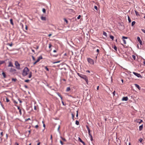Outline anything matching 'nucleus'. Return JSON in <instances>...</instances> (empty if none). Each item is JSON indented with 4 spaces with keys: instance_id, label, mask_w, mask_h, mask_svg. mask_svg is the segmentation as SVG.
I'll list each match as a JSON object with an SVG mask.
<instances>
[{
    "instance_id": "393cba45",
    "label": "nucleus",
    "mask_w": 145,
    "mask_h": 145,
    "mask_svg": "<svg viewBox=\"0 0 145 145\" xmlns=\"http://www.w3.org/2000/svg\"><path fill=\"white\" fill-rule=\"evenodd\" d=\"M75 123L76 125H78L79 124V122L78 121L76 120V121Z\"/></svg>"
},
{
    "instance_id": "20e7f679",
    "label": "nucleus",
    "mask_w": 145,
    "mask_h": 145,
    "mask_svg": "<svg viewBox=\"0 0 145 145\" xmlns=\"http://www.w3.org/2000/svg\"><path fill=\"white\" fill-rule=\"evenodd\" d=\"M87 60L89 63H94V60L90 58H87Z\"/></svg>"
},
{
    "instance_id": "c756f323",
    "label": "nucleus",
    "mask_w": 145,
    "mask_h": 145,
    "mask_svg": "<svg viewBox=\"0 0 145 145\" xmlns=\"http://www.w3.org/2000/svg\"><path fill=\"white\" fill-rule=\"evenodd\" d=\"M1 136L0 137V138H1V140H2V139L1 138V137H2L3 136V132H2L1 133Z\"/></svg>"
},
{
    "instance_id": "0eeeda50",
    "label": "nucleus",
    "mask_w": 145,
    "mask_h": 145,
    "mask_svg": "<svg viewBox=\"0 0 145 145\" xmlns=\"http://www.w3.org/2000/svg\"><path fill=\"white\" fill-rule=\"evenodd\" d=\"M78 140L80 142L82 143L83 144V145H86L84 141H83L79 137H78Z\"/></svg>"
},
{
    "instance_id": "423d86ee",
    "label": "nucleus",
    "mask_w": 145,
    "mask_h": 145,
    "mask_svg": "<svg viewBox=\"0 0 145 145\" xmlns=\"http://www.w3.org/2000/svg\"><path fill=\"white\" fill-rule=\"evenodd\" d=\"M137 40L138 42H139L140 45H142V41L141 40L140 38L138 37H137Z\"/></svg>"
},
{
    "instance_id": "a878e982",
    "label": "nucleus",
    "mask_w": 145,
    "mask_h": 145,
    "mask_svg": "<svg viewBox=\"0 0 145 145\" xmlns=\"http://www.w3.org/2000/svg\"><path fill=\"white\" fill-rule=\"evenodd\" d=\"M12 81H14V82H16L17 80V79L16 78H12Z\"/></svg>"
},
{
    "instance_id": "dca6fc26",
    "label": "nucleus",
    "mask_w": 145,
    "mask_h": 145,
    "mask_svg": "<svg viewBox=\"0 0 145 145\" xmlns=\"http://www.w3.org/2000/svg\"><path fill=\"white\" fill-rule=\"evenodd\" d=\"M112 48H113L116 51H117V48L116 46L114 45V46H112Z\"/></svg>"
},
{
    "instance_id": "f704fd0d",
    "label": "nucleus",
    "mask_w": 145,
    "mask_h": 145,
    "mask_svg": "<svg viewBox=\"0 0 145 145\" xmlns=\"http://www.w3.org/2000/svg\"><path fill=\"white\" fill-rule=\"evenodd\" d=\"M7 45H9L10 46H12V43H8L7 44Z\"/></svg>"
},
{
    "instance_id": "c03bdc74",
    "label": "nucleus",
    "mask_w": 145,
    "mask_h": 145,
    "mask_svg": "<svg viewBox=\"0 0 145 145\" xmlns=\"http://www.w3.org/2000/svg\"><path fill=\"white\" fill-rule=\"evenodd\" d=\"M8 67H13V64H9Z\"/></svg>"
},
{
    "instance_id": "f3484780",
    "label": "nucleus",
    "mask_w": 145,
    "mask_h": 145,
    "mask_svg": "<svg viewBox=\"0 0 145 145\" xmlns=\"http://www.w3.org/2000/svg\"><path fill=\"white\" fill-rule=\"evenodd\" d=\"M135 12L137 16H140L139 14L138 13V12L137 11L135 10Z\"/></svg>"
},
{
    "instance_id": "b1692460",
    "label": "nucleus",
    "mask_w": 145,
    "mask_h": 145,
    "mask_svg": "<svg viewBox=\"0 0 145 145\" xmlns=\"http://www.w3.org/2000/svg\"><path fill=\"white\" fill-rule=\"evenodd\" d=\"M71 89L69 87H67V88L66 91H69Z\"/></svg>"
},
{
    "instance_id": "6e6552de",
    "label": "nucleus",
    "mask_w": 145,
    "mask_h": 145,
    "mask_svg": "<svg viewBox=\"0 0 145 145\" xmlns=\"http://www.w3.org/2000/svg\"><path fill=\"white\" fill-rule=\"evenodd\" d=\"M128 100V98L127 97H123L122 98V101H126Z\"/></svg>"
},
{
    "instance_id": "603ef678",
    "label": "nucleus",
    "mask_w": 145,
    "mask_h": 145,
    "mask_svg": "<svg viewBox=\"0 0 145 145\" xmlns=\"http://www.w3.org/2000/svg\"><path fill=\"white\" fill-rule=\"evenodd\" d=\"M57 94L60 97H61V95H60V94L59 93H57Z\"/></svg>"
},
{
    "instance_id": "5701e85b",
    "label": "nucleus",
    "mask_w": 145,
    "mask_h": 145,
    "mask_svg": "<svg viewBox=\"0 0 145 145\" xmlns=\"http://www.w3.org/2000/svg\"><path fill=\"white\" fill-rule=\"evenodd\" d=\"M135 23L136 22L135 21L132 22L131 24L132 26H133L135 24Z\"/></svg>"
},
{
    "instance_id": "a211bd4d",
    "label": "nucleus",
    "mask_w": 145,
    "mask_h": 145,
    "mask_svg": "<svg viewBox=\"0 0 145 145\" xmlns=\"http://www.w3.org/2000/svg\"><path fill=\"white\" fill-rule=\"evenodd\" d=\"M10 24L12 25H13L14 23L13 22V20L12 19H11L10 20Z\"/></svg>"
},
{
    "instance_id": "774afa93",
    "label": "nucleus",
    "mask_w": 145,
    "mask_h": 145,
    "mask_svg": "<svg viewBox=\"0 0 145 145\" xmlns=\"http://www.w3.org/2000/svg\"><path fill=\"white\" fill-rule=\"evenodd\" d=\"M39 48V46H37V47L35 48V49L37 50Z\"/></svg>"
},
{
    "instance_id": "7c9ffc66",
    "label": "nucleus",
    "mask_w": 145,
    "mask_h": 145,
    "mask_svg": "<svg viewBox=\"0 0 145 145\" xmlns=\"http://www.w3.org/2000/svg\"><path fill=\"white\" fill-rule=\"evenodd\" d=\"M42 11L44 13H45L46 12V10L45 8H43L42 9Z\"/></svg>"
},
{
    "instance_id": "0e129e2a",
    "label": "nucleus",
    "mask_w": 145,
    "mask_h": 145,
    "mask_svg": "<svg viewBox=\"0 0 145 145\" xmlns=\"http://www.w3.org/2000/svg\"><path fill=\"white\" fill-rule=\"evenodd\" d=\"M52 135H51V137H50V139L51 140L52 142Z\"/></svg>"
},
{
    "instance_id": "052dcab7",
    "label": "nucleus",
    "mask_w": 145,
    "mask_h": 145,
    "mask_svg": "<svg viewBox=\"0 0 145 145\" xmlns=\"http://www.w3.org/2000/svg\"><path fill=\"white\" fill-rule=\"evenodd\" d=\"M76 112H77V114H76V117H78V111H76Z\"/></svg>"
},
{
    "instance_id": "412c9836",
    "label": "nucleus",
    "mask_w": 145,
    "mask_h": 145,
    "mask_svg": "<svg viewBox=\"0 0 145 145\" xmlns=\"http://www.w3.org/2000/svg\"><path fill=\"white\" fill-rule=\"evenodd\" d=\"M77 74L78 75V76L80 77L81 78L83 74H80L79 73L77 72Z\"/></svg>"
},
{
    "instance_id": "9b49d317",
    "label": "nucleus",
    "mask_w": 145,
    "mask_h": 145,
    "mask_svg": "<svg viewBox=\"0 0 145 145\" xmlns=\"http://www.w3.org/2000/svg\"><path fill=\"white\" fill-rule=\"evenodd\" d=\"M2 75L3 76L4 78H6V74L4 72H3L2 73Z\"/></svg>"
},
{
    "instance_id": "f03ea898",
    "label": "nucleus",
    "mask_w": 145,
    "mask_h": 145,
    "mask_svg": "<svg viewBox=\"0 0 145 145\" xmlns=\"http://www.w3.org/2000/svg\"><path fill=\"white\" fill-rule=\"evenodd\" d=\"M81 78L84 79L85 81L87 84H88V78L86 75L83 74Z\"/></svg>"
},
{
    "instance_id": "1a4fd4ad",
    "label": "nucleus",
    "mask_w": 145,
    "mask_h": 145,
    "mask_svg": "<svg viewBox=\"0 0 145 145\" xmlns=\"http://www.w3.org/2000/svg\"><path fill=\"white\" fill-rule=\"evenodd\" d=\"M16 68L18 69H20V64H15Z\"/></svg>"
},
{
    "instance_id": "4be33fe9",
    "label": "nucleus",
    "mask_w": 145,
    "mask_h": 145,
    "mask_svg": "<svg viewBox=\"0 0 145 145\" xmlns=\"http://www.w3.org/2000/svg\"><path fill=\"white\" fill-rule=\"evenodd\" d=\"M128 20L129 22V23H130L131 22V18H130L129 17V16H128Z\"/></svg>"
},
{
    "instance_id": "4468645a",
    "label": "nucleus",
    "mask_w": 145,
    "mask_h": 145,
    "mask_svg": "<svg viewBox=\"0 0 145 145\" xmlns=\"http://www.w3.org/2000/svg\"><path fill=\"white\" fill-rule=\"evenodd\" d=\"M143 125L142 124L141 125H140L139 127V130L140 131H141L142 130L143 128Z\"/></svg>"
},
{
    "instance_id": "6e6d98bb",
    "label": "nucleus",
    "mask_w": 145,
    "mask_h": 145,
    "mask_svg": "<svg viewBox=\"0 0 145 145\" xmlns=\"http://www.w3.org/2000/svg\"><path fill=\"white\" fill-rule=\"evenodd\" d=\"M14 102L15 104H17L18 103L17 102H16L15 100L14 101Z\"/></svg>"
},
{
    "instance_id": "de8ad7c7",
    "label": "nucleus",
    "mask_w": 145,
    "mask_h": 145,
    "mask_svg": "<svg viewBox=\"0 0 145 145\" xmlns=\"http://www.w3.org/2000/svg\"><path fill=\"white\" fill-rule=\"evenodd\" d=\"M52 46V45L50 44H49V49H50L51 46Z\"/></svg>"
},
{
    "instance_id": "6ab92c4d",
    "label": "nucleus",
    "mask_w": 145,
    "mask_h": 145,
    "mask_svg": "<svg viewBox=\"0 0 145 145\" xmlns=\"http://www.w3.org/2000/svg\"><path fill=\"white\" fill-rule=\"evenodd\" d=\"M110 37L112 40H113L114 39V37L112 35H110Z\"/></svg>"
},
{
    "instance_id": "2eb2a0df",
    "label": "nucleus",
    "mask_w": 145,
    "mask_h": 145,
    "mask_svg": "<svg viewBox=\"0 0 145 145\" xmlns=\"http://www.w3.org/2000/svg\"><path fill=\"white\" fill-rule=\"evenodd\" d=\"M32 72H29V75L28 77L29 78H31L32 77Z\"/></svg>"
},
{
    "instance_id": "9d476101",
    "label": "nucleus",
    "mask_w": 145,
    "mask_h": 145,
    "mask_svg": "<svg viewBox=\"0 0 145 145\" xmlns=\"http://www.w3.org/2000/svg\"><path fill=\"white\" fill-rule=\"evenodd\" d=\"M135 85L139 90H140V89L141 88L138 84H135Z\"/></svg>"
},
{
    "instance_id": "4d7b16f0",
    "label": "nucleus",
    "mask_w": 145,
    "mask_h": 145,
    "mask_svg": "<svg viewBox=\"0 0 145 145\" xmlns=\"http://www.w3.org/2000/svg\"><path fill=\"white\" fill-rule=\"evenodd\" d=\"M99 50L98 49H97L96 50L97 52L98 53H99Z\"/></svg>"
},
{
    "instance_id": "2f4dec72",
    "label": "nucleus",
    "mask_w": 145,
    "mask_h": 145,
    "mask_svg": "<svg viewBox=\"0 0 145 145\" xmlns=\"http://www.w3.org/2000/svg\"><path fill=\"white\" fill-rule=\"evenodd\" d=\"M128 38V37H125V36H123L122 37V39H127Z\"/></svg>"
},
{
    "instance_id": "ea45409f",
    "label": "nucleus",
    "mask_w": 145,
    "mask_h": 145,
    "mask_svg": "<svg viewBox=\"0 0 145 145\" xmlns=\"http://www.w3.org/2000/svg\"><path fill=\"white\" fill-rule=\"evenodd\" d=\"M5 63L4 61H0V63Z\"/></svg>"
},
{
    "instance_id": "f257e3e1",
    "label": "nucleus",
    "mask_w": 145,
    "mask_h": 145,
    "mask_svg": "<svg viewBox=\"0 0 145 145\" xmlns=\"http://www.w3.org/2000/svg\"><path fill=\"white\" fill-rule=\"evenodd\" d=\"M29 69L27 67H25L23 71L22 75L24 76H26L29 73Z\"/></svg>"
},
{
    "instance_id": "e2e57ef3",
    "label": "nucleus",
    "mask_w": 145,
    "mask_h": 145,
    "mask_svg": "<svg viewBox=\"0 0 145 145\" xmlns=\"http://www.w3.org/2000/svg\"><path fill=\"white\" fill-rule=\"evenodd\" d=\"M25 29L26 30H27V25H25Z\"/></svg>"
},
{
    "instance_id": "79ce46f5",
    "label": "nucleus",
    "mask_w": 145,
    "mask_h": 145,
    "mask_svg": "<svg viewBox=\"0 0 145 145\" xmlns=\"http://www.w3.org/2000/svg\"><path fill=\"white\" fill-rule=\"evenodd\" d=\"M60 62V61H55V62H53V63H54V64L56 63H59Z\"/></svg>"
},
{
    "instance_id": "473e14b6",
    "label": "nucleus",
    "mask_w": 145,
    "mask_h": 145,
    "mask_svg": "<svg viewBox=\"0 0 145 145\" xmlns=\"http://www.w3.org/2000/svg\"><path fill=\"white\" fill-rule=\"evenodd\" d=\"M143 139L142 138H140L139 139V141L140 142H141L142 141Z\"/></svg>"
},
{
    "instance_id": "3c124183",
    "label": "nucleus",
    "mask_w": 145,
    "mask_h": 145,
    "mask_svg": "<svg viewBox=\"0 0 145 145\" xmlns=\"http://www.w3.org/2000/svg\"><path fill=\"white\" fill-rule=\"evenodd\" d=\"M60 142L61 145H63V143L61 140H60Z\"/></svg>"
},
{
    "instance_id": "bf43d9fd",
    "label": "nucleus",
    "mask_w": 145,
    "mask_h": 145,
    "mask_svg": "<svg viewBox=\"0 0 145 145\" xmlns=\"http://www.w3.org/2000/svg\"><path fill=\"white\" fill-rule=\"evenodd\" d=\"M30 120V119L29 118L25 120V121H27L28 120Z\"/></svg>"
},
{
    "instance_id": "864d4df0",
    "label": "nucleus",
    "mask_w": 145,
    "mask_h": 145,
    "mask_svg": "<svg viewBox=\"0 0 145 145\" xmlns=\"http://www.w3.org/2000/svg\"><path fill=\"white\" fill-rule=\"evenodd\" d=\"M86 126L88 130L90 129L88 125H86Z\"/></svg>"
},
{
    "instance_id": "a19ab883",
    "label": "nucleus",
    "mask_w": 145,
    "mask_h": 145,
    "mask_svg": "<svg viewBox=\"0 0 145 145\" xmlns=\"http://www.w3.org/2000/svg\"><path fill=\"white\" fill-rule=\"evenodd\" d=\"M6 102H8L9 101V100L8 99V98H6Z\"/></svg>"
},
{
    "instance_id": "13d9d810",
    "label": "nucleus",
    "mask_w": 145,
    "mask_h": 145,
    "mask_svg": "<svg viewBox=\"0 0 145 145\" xmlns=\"http://www.w3.org/2000/svg\"><path fill=\"white\" fill-rule=\"evenodd\" d=\"M24 87L26 88H28V87L26 85H24Z\"/></svg>"
},
{
    "instance_id": "ddd939ff",
    "label": "nucleus",
    "mask_w": 145,
    "mask_h": 145,
    "mask_svg": "<svg viewBox=\"0 0 145 145\" xmlns=\"http://www.w3.org/2000/svg\"><path fill=\"white\" fill-rule=\"evenodd\" d=\"M16 71V70L15 69H13L12 68H11L10 69V71L11 72H15Z\"/></svg>"
},
{
    "instance_id": "4c0bfd02",
    "label": "nucleus",
    "mask_w": 145,
    "mask_h": 145,
    "mask_svg": "<svg viewBox=\"0 0 145 145\" xmlns=\"http://www.w3.org/2000/svg\"><path fill=\"white\" fill-rule=\"evenodd\" d=\"M123 43L124 44H126V40L125 39H123Z\"/></svg>"
},
{
    "instance_id": "c9c22d12",
    "label": "nucleus",
    "mask_w": 145,
    "mask_h": 145,
    "mask_svg": "<svg viewBox=\"0 0 145 145\" xmlns=\"http://www.w3.org/2000/svg\"><path fill=\"white\" fill-rule=\"evenodd\" d=\"M45 69H46L48 71H49V69L47 67V66H46L45 67Z\"/></svg>"
},
{
    "instance_id": "49530a36",
    "label": "nucleus",
    "mask_w": 145,
    "mask_h": 145,
    "mask_svg": "<svg viewBox=\"0 0 145 145\" xmlns=\"http://www.w3.org/2000/svg\"><path fill=\"white\" fill-rule=\"evenodd\" d=\"M142 31L144 33H145V30L143 29H141Z\"/></svg>"
},
{
    "instance_id": "f8f14e48",
    "label": "nucleus",
    "mask_w": 145,
    "mask_h": 145,
    "mask_svg": "<svg viewBox=\"0 0 145 145\" xmlns=\"http://www.w3.org/2000/svg\"><path fill=\"white\" fill-rule=\"evenodd\" d=\"M40 19L43 21H45L46 20V18L42 16L40 17Z\"/></svg>"
},
{
    "instance_id": "aec40b11",
    "label": "nucleus",
    "mask_w": 145,
    "mask_h": 145,
    "mask_svg": "<svg viewBox=\"0 0 145 145\" xmlns=\"http://www.w3.org/2000/svg\"><path fill=\"white\" fill-rule=\"evenodd\" d=\"M132 57L135 60H136V56L135 55H133L132 56Z\"/></svg>"
},
{
    "instance_id": "39448f33",
    "label": "nucleus",
    "mask_w": 145,
    "mask_h": 145,
    "mask_svg": "<svg viewBox=\"0 0 145 145\" xmlns=\"http://www.w3.org/2000/svg\"><path fill=\"white\" fill-rule=\"evenodd\" d=\"M133 73L136 76H137L138 77H140L142 78V77L141 75L138 73L135 72H133Z\"/></svg>"
},
{
    "instance_id": "bb28decb",
    "label": "nucleus",
    "mask_w": 145,
    "mask_h": 145,
    "mask_svg": "<svg viewBox=\"0 0 145 145\" xmlns=\"http://www.w3.org/2000/svg\"><path fill=\"white\" fill-rule=\"evenodd\" d=\"M103 34L104 36H106L107 33H106V32H105V31H103Z\"/></svg>"
},
{
    "instance_id": "e433bc0d",
    "label": "nucleus",
    "mask_w": 145,
    "mask_h": 145,
    "mask_svg": "<svg viewBox=\"0 0 145 145\" xmlns=\"http://www.w3.org/2000/svg\"><path fill=\"white\" fill-rule=\"evenodd\" d=\"M71 115H72V119L74 120V115L73 113L71 114Z\"/></svg>"
},
{
    "instance_id": "680f3d73",
    "label": "nucleus",
    "mask_w": 145,
    "mask_h": 145,
    "mask_svg": "<svg viewBox=\"0 0 145 145\" xmlns=\"http://www.w3.org/2000/svg\"><path fill=\"white\" fill-rule=\"evenodd\" d=\"M18 100L19 101V102L20 103H21L22 102V101L21 100H20V99H18Z\"/></svg>"
},
{
    "instance_id": "8fccbe9b",
    "label": "nucleus",
    "mask_w": 145,
    "mask_h": 145,
    "mask_svg": "<svg viewBox=\"0 0 145 145\" xmlns=\"http://www.w3.org/2000/svg\"><path fill=\"white\" fill-rule=\"evenodd\" d=\"M81 17V16L80 15H79L78 16L77 18V19H79Z\"/></svg>"
},
{
    "instance_id": "5fc2aeb1",
    "label": "nucleus",
    "mask_w": 145,
    "mask_h": 145,
    "mask_svg": "<svg viewBox=\"0 0 145 145\" xmlns=\"http://www.w3.org/2000/svg\"><path fill=\"white\" fill-rule=\"evenodd\" d=\"M115 91H114V92H113V96H115Z\"/></svg>"
},
{
    "instance_id": "72a5a7b5",
    "label": "nucleus",
    "mask_w": 145,
    "mask_h": 145,
    "mask_svg": "<svg viewBox=\"0 0 145 145\" xmlns=\"http://www.w3.org/2000/svg\"><path fill=\"white\" fill-rule=\"evenodd\" d=\"M29 81L30 80L29 79L26 80L24 81L25 82L27 83H28Z\"/></svg>"
},
{
    "instance_id": "58836bf2",
    "label": "nucleus",
    "mask_w": 145,
    "mask_h": 145,
    "mask_svg": "<svg viewBox=\"0 0 145 145\" xmlns=\"http://www.w3.org/2000/svg\"><path fill=\"white\" fill-rule=\"evenodd\" d=\"M94 8H95L96 10H97L98 8H97V7L96 6H94Z\"/></svg>"
},
{
    "instance_id": "a18cd8bd",
    "label": "nucleus",
    "mask_w": 145,
    "mask_h": 145,
    "mask_svg": "<svg viewBox=\"0 0 145 145\" xmlns=\"http://www.w3.org/2000/svg\"><path fill=\"white\" fill-rule=\"evenodd\" d=\"M90 136V140L91 141H92L93 140L92 137V135H91Z\"/></svg>"
},
{
    "instance_id": "cd10ccee",
    "label": "nucleus",
    "mask_w": 145,
    "mask_h": 145,
    "mask_svg": "<svg viewBox=\"0 0 145 145\" xmlns=\"http://www.w3.org/2000/svg\"><path fill=\"white\" fill-rule=\"evenodd\" d=\"M60 137L63 141H66L65 138H63L62 137Z\"/></svg>"
},
{
    "instance_id": "c85d7f7f",
    "label": "nucleus",
    "mask_w": 145,
    "mask_h": 145,
    "mask_svg": "<svg viewBox=\"0 0 145 145\" xmlns=\"http://www.w3.org/2000/svg\"><path fill=\"white\" fill-rule=\"evenodd\" d=\"M64 20L65 22L67 24L68 23V21L65 18H64Z\"/></svg>"
},
{
    "instance_id": "37998d69",
    "label": "nucleus",
    "mask_w": 145,
    "mask_h": 145,
    "mask_svg": "<svg viewBox=\"0 0 145 145\" xmlns=\"http://www.w3.org/2000/svg\"><path fill=\"white\" fill-rule=\"evenodd\" d=\"M32 57L33 60L34 61H35V58L34 57V56H32Z\"/></svg>"
},
{
    "instance_id": "338daca9",
    "label": "nucleus",
    "mask_w": 145,
    "mask_h": 145,
    "mask_svg": "<svg viewBox=\"0 0 145 145\" xmlns=\"http://www.w3.org/2000/svg\"><path fill=\"white\" fill-rule=\"evenodd\" d=\"M19 110V112H20V115H21V114H22V112H21V109L20 110Z\"/></svg>"
},
{
    "instance_id": "09e8293b",
    "label": "nucleus",
    "mask_w": 145,
    "mask_h": 145,
    "mask_svg": "<svg viewBox=\"0 0 145 145\" xmlns=\"http://www.w3.org/2000/svg\"><path fill=\"white\" fill-rule=\"evenodd\" d=\"M42 123H43V127H45V125L44 123V121H42Z\"/></svg>"
},
{
    "instance_id": "69168bd1",
    "label": "nucleus",
    "mask_w": 145,
    "mask_h": 145,
    "mask_svg": "<svg viewBox=\"0 0 145 145\" xmlns=\"http://www.w3.org/2000/svg\"><path fill=\"white\" fill-rule=\"evenodd\" d=\"M38 127V125H37L35 126V127L36 128H37Z\"/></svg>"
},
{
    "instance_id": "7ed1b4c3",
    "label": "nucleus",
    "mask_w": 145,
    "mask_h": 145,
    "mask_svg": "<svg viewBox=\"0 0 145 145\" xmlns=\"http://www.w3.org/2000/svg\"><path fill=\"white\" fill-rule=\"evenodd\" d=\"M42 58V56H40L39 57H38L37 59L33 63H36L38 62Z\"/></svg>"
}]
</instances>
